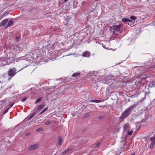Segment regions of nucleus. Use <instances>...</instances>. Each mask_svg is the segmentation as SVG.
I'll return each mask as SVG.
<instances>
[{
	"label": "nucleus",
	"mask_w": 155,
	"mask_h": 155,
	"mask_svg": "<svg viewBox=\"0 0 155 155\" xmlns=\"http://www.w3.org/2000/svg\"><path fill=\"white\" fill-rule=\"evenodd\" d=\"M130 127L128 123L126 124L123 126V129L124 131H127L130 129Z\"/></svg>",
	"instance_id": "obj_8"
},
{
	"label": "nucleus",
	"mask_w": 155,
	"mask_h": 155,
	"mask_svg": "<svg viewBox=\"0 0 155 155\" xmlns=\"http://www.w3.org/2000/svg\"><path fill=\"white\" fill-rule=\"evenodd\" d=\"M39 147V144H35L30 146L28 149L30 150H32L36 149Z\"/></svg>",
	"instance_id": "obj_7"
},
{
	"label": "nucleus",
	"mask_w": 155,
	"mask_h": 155,
	"mask_svg": "<svg viewBox=\"0 0 155 155\" xmlns=\"http://www.w3.org/2000/svg\"><path fill=\"white\" fill-rule=\"evenodd\" d=\"M45 106V105L44 104H41L40 105L38 106V107L37 109V111H38L41 110Z\"/></svg>",
	"instance_id": "obj_12"
},
{
	"label": "nucleus",
	"mask_w": 155,
	"mask_h": 155,
	"mask_svg": "<svg viewBox=\"0 0 155 155\" xmlns=\"http://www.w3.org/2000/svg\"><path fill=\"white\" fill-rule=\"evenodd\" d=\"M80 74V73L79 72L75 73L73 74L72 76L74 78H77L78 76H79Z\"/></svg>",
	"instance_id": "obj_15"
},
{
	"label": "nucleus",
	"mask_w": 155,
	"mask_h": 155,
	"mask_svg": "<svg viewBox=\"0 0 155 155\" xmlns=\"http://www.w3.org/2000/svg\"><path fill=\"white\" fill-rule=\"evenodd\" d=\"M97 82H95L94 83H93V86L95 88H96V89H97V87H98V85L97 84Z\"/></svg>",
	"instance_id": "obj_19"
},
{
	"label": "nucleus",
	"mask_w": 155,
	"mask_h": 155,
	"mask_svg": "<svg viewBox=\"0 0 155 155\" xmlns=\"http://www.w3.org/2000/svg\"><path fill=\"white\" fill-rule=\"evenodd\" d=\"M59 10H57L56 11V14L57 15H59L60 14H59V13H58L57 12H58Z\"/></svg>",
	"instance_id": "obj_43"
},
{
	"label": "nucleus",
	"mask_w": 155,
	"mask_h": 155,
	"mask_svg": "<svg viewBox=\"0 0 155 155\" xmlns=\"http://www.w3.org/2000/svg\"><path fill=\"white\" fill-rule=\"evenodd\" d=\"M14 103H12L10 105V107H12V106H13V105H14Z\"/></svg>",
	"instance_id": "obj_39"
},
{
	"label": "nucleus",
	"mask_w": 155,
	"mask_h": 155,
	"mask_svg": "<svg viewBox=\"0 0 155 155\" xmlns=\"http://www.w3.org/2000/svg\"><path fill=\"white\" fill-rule=\"evenodd\" d=\"M124 146H125L126 145V143H124L123 144Z\"/></svg>",
	"instance_id": "obj_48"
},
{
	"label": "nucleus",
	"mask_w": 155,
	"mask_h": 155,
	"mask_svg": "<svg viewBox=\"0 0 155 155\" xmlns=\"http://www.w3.org/2000/svg\"><path fill=\"white\" fill-rule=\"evenodd\" d=\"M135 107L136 105H135L130 106L122 113L121 116L120 117V119L123 121L132 113V111L135 108Z\"/></svg>",
	"instance_id": "obj_1"
},
{
	"label": "nucleus",
	"mask_w": 155,
	"mask_h": 155,
	"mask_svg": "<svg viewBox=\"0 0 155 155\" xmlns=\"http://www.w3.org/2000/svg\"><path fill=\"white\" fill-rule=\"evenodd\" d=\"M13 54L12 52H9L7 55V58L9 60H12L13 59Z\"/></svg>",
	"instance_id": "obj_9"
},
{
	"label": "nucleus",
	"mask_w": 155,
	"mask_h": 155,
	"mask_svg": "<svg viewBox=\"0 0 155 155\" xmlns=\"http://www.w3.org/2000/svg\"><path fill=\"white\" fill-rule=\"evenodd\" d=\"M100 144H101V143L100 142H99L98 143H97V144H96V147H99L100 145Z\"/></svg>",
	"instance_id": "obj_37"
},
{
	"label": "nucleus",
	"mask_w": 155,
	"mask_h": 155,
	"mask_svg": "<svg viewBox=\"0 0 155 155\" xmlns=\"http://www.w3.org/2000/svg\"><path fill=\"white\" fill-rule=\"evenodd\" d=\"M128 18H124L122 20V21L123 22H127Z\"/></svg>",
	"instance_id": "obj_33"
},
{
	"label": "nucleus",
	"mask_w": 155,
	"mask_h": 155,
	"mask_svg": "<svg viewBox=\"0 0 155 155\" xmlns=\"http://www.w3.org/2000/svg\"><path fill=\"white\" fill-rule=\"evenodd\" d=\"M43 129L42 127H40L39 128L37 129L36 130V131L38 132H41L43 131Z\"/></svg>",
	"instance_id": "obj_27"
},
{
	"label": "nucleus",
	"mask_w": 155,
	"mask_h": 155,
	"mask_svg": "<svg viewBox=\"0 0 155 155\" xmlns=\"http://www.w3.org/2000/svg\"><path fill=\"white\" fill-rule=\"evenodd\" d=\"M155 144V142H151L150 146V148L152 149Z\"/></svg>",
	"instance_id": "obj_25"
},
{
	"label": "nucleus",
	"mask_w": 155,
	"mask_h": 155,
	"mask_svg": "<svg viewBox=\"0 0 155 155\" xmlns=\"http://www.w3.org/2000/svg\"><path fill=\"white\" fill-rule=\"evenodd\" d=\"M155 144V142H151L150 146V148L152 149Z\"/></svg>",
	"instance_id": "obj_24"
},
{
	"label": "nucleus",
	"mask_w": 155,
	"mask_h": 155,
	"mask_svg": "<svg viewBox=\"0 0 155 155\" xmlns=\"http://www.w3.org/2000/svg\"><path fill=\"white\" fill-rule=\"evenodd\" d=\"M83 56L84 57H89L90 56V53L87 51H85L83 54Z\"/></svg>",
	"instance_id": "obj_11"
},
{
	"label": "nucleus",
	"mask_w": 155,
	"mask_h": 155,
	"mask_svg": "<svg viewBox=\"0 0 155 155\" xmlns=\"http://www.w3.org/2000/svg\"><path fill=\"white\" fill-rule=\"evenodd\" d=\"M15 39L16 41L17 42H18L19 41L20 37H15Z\"/></svg>",
	"instance_id": "obj_34"
},
{
	"label": "nucleus",
	"mask_w": 155,
	"mask_h": 155,
	"mask_svg": "<svg viewBox=\"0 0 155 155\" xmlns=\"http://www.w3.org/2000/svg\"><path fill=\"white\" fill-rule=\"evenodd\" d=\"M43 112L42 111L40 114H39V115L41 114H42L43 113Z\"/></svg>",
	"instance_id": "obj_44"
},
{
	"label": "nucleus",
	"mask_w": 155,
	"mask_h": 155,
	"mask_svg": "<svg viewBox=\"0 0 155 155\" xmlns=\"http://www.w3.org/2000/svg\"><path fill=\"white\" fill-rule=\"evenodd\" d=\"M153 103H155V99L153 100Z\"/></svg>",
	"instance_id": "obj_45"
},
{
	"label": "nucleus",
	"mask_w": 155,
	"mask_h": 155,
	"mask_svg": "<svg viewBox=\"0 0 155 155\" xmlns=\"http://www.w3.org/2000/svg\"><path fill=\"white\" fill-rule=\"evenodd\" d=\"M150 94V92L149 91L148 92H145V97H149Z\"/></svg>",
	"instance_id": "obj_20"
},
{
	"label": "nucleus",
	"mask_w": 155,
	"mask_h": 155,
	"mask_svg": "<svg viewBox=\"0 0 155 155\" xmlns=\"http://www.w3.org/2000/svg\"><path fill=\"white\" fill-rule=\"evenodd\" d=\"M104 118V116H100L98 117V119L100 120H101Z\"/></svg>",
	"instance_id": "obj_36"
},
{
	"label": "nucleus",
	"mask_w": 155,
	"mask_h": 155,
	"mask_svg": "<svg viewBox=\"0 0 155 155\" xmlns=\"http://www.w3.org/2000/svg\"><path fill=\"white\" fill-rule=\"evenodd\" d=\"M64 0L65 2H66L68 0Z\"/></svg>",
	"instance_id": "obj_49"
},
{
	"label": "nucleus",
	"mask_w": 155,
	"mask_h": 155,
	"mask_svg": "<svg viewBox=\"0 0 155 155\" xmlns=\"http://www.w3.org/2000/svg\"><path fill=\"white\" fill-rule=\"evenodd\" d=\"M70 19L68 18L66 19L63 22V25L66 26L68 29H71L73 27V25L71 23L70 21Z\"/></svg>",
	"instance_id": "obj_6"
},
{
	"label": "nucleus",
	"mask_w": 155,
	"mask_h": 155,
	"mask_svg": "<svg viewBox=\"0 0 155 155\" xmlns=\"http://www.w3.org/2000/svg\"><path fill=\"white\" fill-rule=\"evenodd\" d=\"M13 23V21L12 20L10 21H8L7 25H6L7 27H8L10 26H11L12 25V24Z\"/></svg>",
	"instance_id": "obj_17"
},
{
	"label": "nucleus",
	"mask_w": 155,
	"mask_h": 155,
	"mask_svg": "<svg viewBox=\"0 0 155 155\" xmlns=\"http://www.w3.org/2000/svg\"><path fill=\"white\" fill-rule=\"evenodd\" d=\"M51 122V121H49V120H48V121H46L45 123V124L46 125H49L50 124Z\"/></svg>",
	"instance_id": "obj_32"
},
{
	"label": "nucleus",
	"mask_w": 155,
	"mask_h": 155,
	"mask_svg": "<svg viewBox=\"0 0 155 155\" xmlns=\"http://www.w3.org/2000/svg\"><path fill=\"white\" fill-rule=\"evenodd\" d=\"M9 109V108H8L7 109H6L5 110V111H4V112H3V114H6V113H7L8 111V110Z\"/></svg>",
	"instance_id": "obj_35"
},
{
	"label": "nucleus",
	"mask_w": 155,
	"mask_h": 155,
	"mask_svg": "<svg viewBox=\"0 0 155 155\" xmlns=\"http://www.w3.org/2000/svg\"><path fill=\"white\" fill-rule=\"evenodd\" d=\"M35 114H36V112H34L33 113V114L31 115V116H30V117H29V118L28 119V120H29L30 119H31V118H32L34 116H35Z\"/></svg>",
	"instance_id": "obj_18"
},
{
	"label": "nucleus",
	"mask_w": 155,
	"mask_h": 155,
	"mask_svg": "<svg viewBox=\"0 0 155 155\" xmlns=\"http://www.w3.org/2000/svg\"><path fill=\"white\" fill-rule=\"evenodd\" d=\"M26 67V66H25V67L24 68H22L20 70H21L23 69H24V68H25Z\"/></svg>",
	"instance_id": "obj_47"
},
{
	"label": "nucleus",
	"mask_w": 155,
	"mask_h": 155,
	"mask_svg": "<svg viewBox=\"0 0 155 155\" xmlns=\"http://www.w3.org/2000/svg\"><path fill=\"white\" fill-rule=\"evenodd\" d=\"M63 142V140L62 138V137H60L59 136L58 137V144L59 145H61V144Z\"/></svg>",
	"instance_id": "obj_14"
},
{
	"label": "nucleus",
	"mask_w": 155,
	"mask_h": 155,
	"mask_svg": "<svg viewBox=\"0 0 155 155\" xmlns=\"http://www.w3.org/2000/svg\"><path fill=\"white\" fill-rule=\"evenodd\" d=\"M122 26L121 24L118 25H115L111 26L110 28V30L114 35H120L122 32L121 29Z\"/></svg>",
	"instance_id": "obj_3"
},
{
	"label": "nucleus",
	"mask_w": 155,
	"mask_h": 155,
	"mask_svg": "<svg viewBox=\"0 0 155 155\" xmlns=\"http://www.w3.org/2000/svg\"><path fill=\"white\" fill-rule=\"evenodd\" d=\"M91 101L92 102H95V103H99L101 101L100 100H93Z\"/></svg>",
	"instance_id": "obj_29"
},
{
	"label": "nucleus",
	"mask_w": 155,
	"mask_h": 155,
	"mask_svg": "<svg viewBox=\"0 0 155 155\" xmlns=\"http://www.w3.org/2000/svg\"><path fill=\"white\" fill-rule=\"evenodd\" d=\"M26 99H27V97H25L24 98L21 100L22 102H24L26 100Z\"/></svg>",
	"instance_id": "obj_38"
},
{
	"label": "nucleus",
	"mask_w": 155,
	"mask_h": 155,
	"mask_svg": "<svg viewBox=\"0 0 155 155\" xmlns=\"http://www.w3.org/2000/svg\"><path fill=\"white\" fill-rule=\"evenodd\" d=\"M8 19L6 18L3 21H2L1 22L0 24V26L1 25H2V26H4L5 25L6 23L8 22Z\"/></svg>",
	"instance_id": "obj_10"
},
{
	"label": "nucleus",
	"mask_w": 155,
	"mask_h": 155,
	"mask_svg": "<svg viewBox=\"0 0 155 155\" xmlns=\"http://www.w3.org/2000/svg\"><path fill=\"white\" fill-rule=\"evenodd\" d=\"M47 109H48V108H45L42 111L44 113V112L45 111L47 110Z\"/></svg>",
	"instance_id": "obj_40"
},
{
	"label": "nucleus",
	"mask_w": 155,
	"mask_h": 155,
	"mask_svg": "<svg viewBox=\"0 0 155 155\" xmlns=\"http://www.w3.org/2000/svg\"><path fill=\"white\" fill-rule=\"evenodd\" d=\"M127 131V134L129 135H131L132 134V133H133V132L132 131H129V130H128Z\"/></svg>",
	"instance_id": "obj_31"
},
{
	"label": "nucleus",
	"mask_w": 155,
	"mask_h": 155,
	"mask_svg": "<svg viewBox=\"0 0 155 155\" xmlns=\"http://www.w3.org/2000/svg\"><path fill=\"white\" fill-rule=\"evenodd\" d=\"M127 22H132V21L129 19L128 18V20H127Z\"/></svg>",
	"instance_id": "obj_42"
},
{
	"label": "nucleus",
	"mask_w": 155,
	"mask_h": 155,
	"mask_svg": "<svg viewBox=\"0 0 155 155\" xmlns=\"http://www.w3.org/2000/svg\"><path fill=\"white\" fill-rule=\"evenodd\" d=\"M150 140L151 141V142H155V137H151L150 138Z\"/></svg>",
	"instance_id": "obj_26"
},
{
	"label": "nucleus",
	"mask_w": 155,
	"mask_h": 155,
	"mask_svg": "<svg viewBox=\"0 0 155 155\" xmlns=\"http://www.w3.org/2000/svg\"><path fill=\"white\" fill-rule=\"evenodd\" d=\"M154 103L155 104V103Z\"/></svg>",
	"instance_id": "obj_51"
},
{
	"label": "nucleus",
	"mask_w": 155,
	"mask_h": 155,
	"mask_svg": "<svg viewBox=\"0 0 155 155\" xmlns=\"http://www.w3.org/2000/svg\"><path fill=\"white\" fill-rule=\"evenodd\" d=\"M139 94H140L139 93H138L132 95L131 96V97L132 98H133V97H137L138 96V95Z\"/></svg>",
	"instance_id": "obj_30"
},
{
	"label": "nucleus",
	"mask_w": 155,
	"mask_h": 155,
	"mask_svg": "<svg viewBox=\"0 0 155 155\" xmlns=\"http://www.w3.org/2000/svg\"><path fill=\"white\" fill-rule=\"evenodd\" d=\"M130 155H135V153H133L131 154Z\"/></svg>",
	"instance_id": "obj_46"
},
{
	"label": "nucleus",
	"mask_w": 155,
	"mask_h": 155,
	"mask_svg": "<svg viewBox=\"0 0 155 155\" xmlns=\"http://www.w3.org/2000/svg\"><path fill=\"white\" fill-rule=\"evenodd\" d=\"M72 150V149H68L61 153V155H64Z\"/></svg>",
	"instance_id": "obj_13"
},
{
	"label": "nucleus",
	"mask_w": 155,
	"mask_h": 155,
	"mask_svg": "<svg viewBox=\"0 0 155 155\" xmlns=\"http://www.w3.org/2000/svg\"><path fill=\"white\" fill-rule=\"evenodd\" d=\"M149 86L151 87H155V82L152 81V82L150 83L149 84Z\"/></svg>",
	"instance_id": "obj_16"
},
{
	"label": "nucleus",
	"mask_w": 155,
	"mask_h": 155,
	"mask_svg": "<svg viewBox=\"0 0 155 155\" xmlns=\"http://www.w3.org/2000/svg\"><path fill=\"white\" fill-rule=\"evenodd\" d=\"M30 134V133H29V132H28V133H27L26 134H25V135L26 136H29Z\"/></svg>",
	"instance_id": "obj_41"
},
{
	"label": "nucleus",
	"mask_w": 155,
	"mask_h": 155,
	"mask_svg": "<svg viewBox=\"0 0 155 155\" xmlns=\"http://www.w3.org/2000/svg\"><path fill=\"white\" fill-rule=\"evenodd\" d=\"M90 116V114L89 113H86L83 115V117L84 118L88 117Z\"/></svg>",
	"instance_id": "obj_21"
},
{
	"label": "nucleus",
	"mask_w": 155,
	"mask_h": 155,
	"mask_svg": "<svg viewBox=\"0 0 155 155\" xmlns=\"http://www.w3.org/2000/svg\"><path fill=\"white\" fill-rule=\"evenodd\" d=\"M130 18L131 19L134 20H136L137 19V18L136 16H132L131 17H130Z\"/></svg>",
	"instance_id": "obj_28"
},
{
	"label": "nucleus",
	"mask_w": 155,
	"mask_h": 155,
	"mask_svg": "<svg viewBox=\"0 0 155 155\" xmlns=\"http://www.w3.org/2000/svg\"><path fill=\"white\" fill-rule=\"evenodd\" d=\"M135 107L136 105H135L130 106L122 113L121 116L120 117V119L123 121L132 113V111L135 108Z\"/></svg>",
	"instance_id": "obj_2"
},
{
	"label": "nucleus",
	"mask_w": 155,
	"mask_h": 155,
	"mask_svg": "<svg viewBox=\"0 0 155 155\" xmlns=\"http://www.w3.org/2000/svg\"><path fill=\"white\" fill-rule=\"evenodd\" d=\"M145 118L143 119L141 121V122H144L146 121V120H147L148 117V116L147 115V114L145 115Z\"/></svg>",
	"instance_id": "obj_22"
},
{
	"label": "nucleus",
	"mask_w": 155,
	"mask_h": 155,
	"mask_svg": "<svg viewBox=\"0 0 155 155\" xmlns=\"http://www.w3.org/2000/svg\"><path fill=\"white\" fill-rule=\"evenodd\" d=\"M42 99V98L41 97H40L36 101H35V104H37L39 102H40Z\"/></svg>",
	"instance_id": "obj_23"
},
{
	"label": "nucleus",
	"mask_w": 155,
	"mask_h": 155,
	"mask_svg": "<svg viewBox=\"0 0 155 155\" xmlns=\"http://www.w3.org/2000/svg\"><path fill=\"white\" fill-rule=\"evenodd\" d=\"M14 10H11V12H12Z\"/></svg>",
	"instance_id": "obj_50"
},
{
	"label": "nucleus",
	"mask_w": 155,
	"mask_h": 155,
	"mask_svg": "<svg viewBox=\"0 0 155 155\" xmlns=\"http://www.w3.org/2000/svg\"><path fill=\"white\" fill-rule=\"evenodd\" d=\"M17 73L16 69L14 68L10 69L8 73V76L9 77L8 78V80H10Z\"/></svg>",
	"instance_id": "obj_5"
},
{
	"label": "nucleus",
	"mask_w": 155,
	"mask_h": 155,
	"mask_svg": "<svg viewBox=\"0 0 155 155\" xmlns=\"http://www.w3.org/2000/svg\"><path fill=\"white\" fill-rule=\"evenodd\" d=\"M148 76L146 74H142L137 77L136 83L139 84H144L147 81L146 79Z\"/></svg>",
	"instance_id": "obj_4"
}]
</instances>
